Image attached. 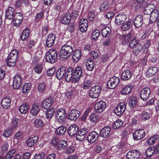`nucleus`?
<instances>
[{
	"mask_svg": "<svg viewBox=\"0 0 159 159\" xmlns=\"http://www.w3.org/2000/svg\"><path fill=\"white\" fill-rule=\"evenodd\" d=\"M73 51V44L67 42L62 47L60 50L59 56L62 58H67L72 55Z\"/></svg>",
	"mask_w": 159,
	"mask_h": 159,
	"instance_id": "obj_1",
	"label": "nucleus"
},
{
	"mask_svg": "<svg viewBox=\"0 0 159 159\" xmlns=\"http://www.w3.org/2000/svg\"><path fill=\"white\" fill-rule=\"evenodd\" d=\"M129 46L133 49V52L135 56L139 53L143 48V45L139 43V41L135 38L130 41Z\"/></svg>",
	"mask_w": 159,
	"mask_h": 159,
	"instance_id": "obj_2",
	"label": "nucleus"
},
{
	"mask_svg": "<svg viewBox=\"0 0 159 159\" xmlns=\"http://www.w3.org/2000/svg\"><path fill=\"white\" fill-rule=\"evenodd\" d=\"M57 52L56 50L52 49L49 50L45 55L46 61L51 64L55 63L57 61Z\"/></svg>",
	"mask_w": 159,
	"mask_h": 159,
	"instance_id": "obj_3",
	"label": "nucleus"
},
{
	"mask_svg": "<svg viewBox=\"0 0 159 159\" xmlns=\"http://www.w3.org/2000/svg\"><path fill=\"white\" fill-rule=\"evenodd\" d=\"M74 68L72 67H69L66 71L65 78L66 80L68 82L71 81L72 83H78L77 77L76 78L75 75L74 74Z\"/></svg>",
	"mask_w": 159,
	"mask_h": 159,
	"instance_id": "obj_4",
	"label": "nucleus"
},
{
	"mask_svg": "<svg viewBox=\"0 0 159 159\" xmlns=\"http://www.w3.org/2000/svg\"><path fill=\"white\" fill-rule=\"evenodd\" d=\"M56 119L60 124H63L65 121L66 117V111L63 108L59 109L55 113Z\"/></svg>",
	"mask_w": 159,
	"mask_h": 159,
	"instance_id": "obj_5",
	"label": "nucleus"
},
{
	"mask_svg": "<svg viewBox=\"0 0 159 159\" xmlns=\"http://www.w3.org/2000/svg\"><path fill=\"white\" fill-rule=\"evenodd\" d=\"M102 90L101 86L96 85L92 87L89 91V96L93 98H97Z\"/></svg>",
	"mask_w": 159,
	"mask_h": 159,
	"instance_id": "obj_6",
	"label": "nucleus"
},
{
	"mask_svg": "<svg viewBox=\"0 0 159 159\" xmlns=\"http://www.w3.org/2000/svg\"><path fill=\"white\" fill-rule=\"evenodd\" d=\"M133 136L135 140H138L144 138L146 136V133L143 129H139L134 132Z\"/></svg>",
	"mask_w": 159,
	"mask_h": 159,
	"instance_id": "obj_7",
	"label": "nucleus"
},
{
	"mask_svg": "<svg viewBox=\"0 0 159 159\" xmlns=\"http://www.w3.org/2000/svg\"><path fill=\"white\" fill-rule=\"evenodd\" d=\"M120 80L119 78L116 76L111 78L107 82L108 87L111 89H115L119 84Z\"/></svg>",
	"mask_w": 159,
	"mask_h": 159,
	"instance_id": "obj_8",
	"label": "nucleus"
},
{
	"mask_svg": "<svg viewBox=\"0 0 159 159\" xmlns=\"http://www.w3.org/2000/svg\"><path fill=\"white\" fill-rule=\"evenodd\" d=\"M106 106V104L103 101H100L97 102L94 106V110L97 113L103 112Z\"/></svg>",
	"mask_w": 159,
	"mask_h": 159,
	"instance_id": "obj_9",
	"label": "nucleus"
},
{
	"mask_svg": "<svg viewBox=\"0 0 159 159\" xmlns=\"http://www.w3.org/2000/svg\"><path fill=\"white\" fill-rule=\"evenodd\" d=\"M22 78L19 74L16 75L13 80L12 87L15 89H19L22 84Z\"/></svg>",
	"mask_w": 159,
	"mask_h": 159,
	"instance_id": "obj_10",
	"label": "nucleus"
},
{
	"mask_svg": "<svg viewBox=\"0 0 159 159\" xmlns=\"http://www.w3.org/2000/svg\"><path fill=\"white\" fill-rule=\"evenodd\" d=\"M141 155L140 152L138 150L134 149L129 151L126 154L128 159H137Z\"/></svg>",
	"mask_w": 159,
	"mask_h": 159,
	"instance_id": "obj_11",
	"label": "nucleus"
},
{
	"mask_svg": "<svg viewBox=\"0 0 159 159\" xmlns=\"http://www.w3.org/2000/svg\"><path fill=\"white\" fill-rule=\"evenodd\" d=\"M159 18V10L156 8H153L151 15L150 16L149 21L148 24H153Z\"/></svg>",
	"mask_w": 159,
	"mask_h": 159,
	"instance_id": "obj_12",
	"label": "nucleus"
},
{
	"mask_svg": "<svg viewBox=\"0 0 159 159\" xmlns=\"http://www.w3.org/2000/svg\"><path fill=\"white\" fill-rule=\"evenodd\" d=\"M126 108V105L125 103L121 102L115 108L114 113L117 116H120L123 114Z\"/></svg>",
	"mask_w": 159,
	"mask_h": 159,
	"instance_id": "obj_13",
	"label": "nucleus"
},
{
	"mask_svg": "<svg viewBox=\"0 0 159 159\" xmlns=\"http://www.w3.org/2000/svg\"><path fill=\"white\" fill-rule=\"evenodd\" d=\"M56 39V36L54 34H49L46 39V46L48 48L52 46L54 44Z\"/></svg>",
	"mask_w": 159,
	"mask_h": 159,
	"instance_id": "obj_14",
	"label": "nucleus"
},
{
	"mask_svg": "<svg viewBox=\"0 0 159 159\" xmlns=\"http://www.w3.org/2000/svg\"><path fill=\"white\" fill-rule=\"evenodd\" d=\"M23 19V16L20 13H16L13 17V22L14 26H19L21 23Z\"/></svg>",
	"mask_w": 159,
	"mask_h": 159,
	"instance_id": "obj_15",
	"label": "nucleus"
},
{
	"mask_svg": "<svg viewBox=\"0 0 159 159\" xmlns=\"http://www.w3.org/2000/svg\"><path fill=\"white\" fill-rule=\"evenodd\" d=\"M99 135L95 131L90 132L88 135L87 139L89 143L93 144L98 138Z\"/></svg>",
	"mask_w": 159,
	"mask_h": 159,
	"instance_id": "obj_16",
	"label": "nucleus"
},
{
	"mask_svg": "<svg viewBox=\"0 0 159 159\" xmlns=\"http://www.w3.org/2000/svg\"><path fill=\"white\" fill-rule=\"evenodd\" d=\"M126 16L124 13H119L115 17V24L119 25L123 24L126 19Z\"/></svg>",
	"mask_w": 159,
	"mask_h": 159,
	"instance_id": "obj_17",
	"label": "nucleus"
},
{
	"mask_svg": "<svg viewBox=\"0 0 159 159\" xmlns=\"http://www.w3.org/2000/svg\"><path fill=\"white\" fill-rule=\"evenodd\" d=\"M88 20L85 19H81L79 23V28L80 30L83 32H86L88 29Z\"/></svg>",
	"mask_w": 159,
	"mask_h": 159,
	"instance_id": "obj_18",
	"label": "nucleus"
},
{
	"mask_svg": "<svg viewBox=\"0 0 159 159\" xmlns=\"http://www.w3.org/2000/svg\"><path fill=\"white\" fill-rule=\"evenodd\" d=\"M150 93V89L148 87L143 88L140 92L141 98L144 101L147 100Z\"/></svg>",
	"mask_w": 159,
	"mask_h": 159,
	"instance_id": "obj_19",
	"label": "nucleus"
},
{
	"mask_svg": "<svg viewBox=\"0 0 159 159\" xmlns=\"http://www.w3.org/2000/svg\"><path fill=\"white\" fill-rule=\"evenodd\" d=\"M66 68L65 66H61L58 69L56 73V78L60 80L63 78L66 73Z\"/></svg>",
	"mask_w": 159,
	"mask_h": 159,
	"instance_id": "obj_20",
	"label": "nucleus"
},
{
	"mask_svg": "<svg viewBox=\"0 0 159 159\" xmlns=\"http://www.w3.org/2000/svg\"><path fill=\"white\" fill-rule=\"evenodd\" d=\"M80 115V111L73 109L70 111V114L68 118L70 120H75L79 117Z\"/></svg>",
	"mask_w": 159,
	"mask_h": 159,
	"instance_id": "obj_21",
	"label": "nucleus"
},
{
	"mask_svg": "<svg viewBox=\"0 0 159 159\" xmlns=\"http://www.w3.org/2000/svg\"><path fill=\"white\" fill-rule=\"evenodd\" d=\"M54 102V99L49 97L44 100L42 103V107L45 109H48L51 107Z\"/></svg>",
	"mask_w": 159,
	"mask_h": 159,
	"instance_id": "obj_22",
	"label": "nucleus"
},
{
	"mask_svg": "<svg viewBox=\"0 0 159 159\" xmlns=\"http://www.w3.org/2000/svg\"><path fill=\"white\" fill-rule=\"evenodd\" d=\"M78 127L76 125H72L67 129L68 134L70 136H74L78 132Z\"/></svg>",
	"mask_w": 159,
	"mask_h": 159,
	"instance_id": "obj_23",
	"label": "nucleus"
},
{
	"mask_svg": "<svg viewBox=\"0 0 159 159\" xmlns=\"http://www.w3.org/2000/svg\"><path fill=\"white\" fill-rule=\"evenodd\" d=\"M143 18L142 15L139 14L136 16L134 22V25L136 28H139L143 24Z\"/></svg>",
	"mask_w": 159,
	"mask_h": 159,
	"instance_id": "obj_24",
	"label": "nucleus"
},
{
	"mask_svg": "<svg viewBox=\"0 0 159 159\" xmlns=\"http://www.w3.org/2000/svg\"><path fill=\"white\" fill-rule=\"evenodd\" d=\"M131 36L130 33H129L120 36V38L122 44L123 45H127L130 39Z\"/></svg>",
	"mask_w": 159,
	"mask_h": 159,
	"instance_id": "obj_25",
	"label": "nucleus"
},
{
	"mask_svg": "<svg viewBox=\"0 0 159 159\" xmlns=\"http://www.w3.org/2000/svg\"><path fill=\"white\" fill-rule=\"evenodd\" d=\"M82 56L81 51L79 49L75 50L73 53L72 59L74 62H77L80 59Z\"/></svg>",
	"mask_w": 159,
	"mask_h": 159,
	"instance_id": "obj_26",
	"label": "nucleus"
},
{
	"mask_svg": "<svg viewBox=\"0 0 159 159\" xmlns=\"http://www.w3.org/2000/svg\"><path fill=\"white\" fill-rule=\"evenodd\" d=\"M71 19V14L66 13L62 17L61 20V22L63 24L68 25L70 23Z\"/></svg>",
	"mask_w": 159,
	"mask_h": 159,
	"instance_id": "obj_27",
	"label": "nucleus"
},
{
	"mask_svg": "<svg viewBox=\"0 0 159 159\" xmlns=\"http://www.w3.org/2000/svg\"><path fill=\"white\" fill-rule=\"evenodd\" d=\"M17 58L14 57H11L8 55L7 59V65L9 66H15Z\"/></svg>",
	"mask_w": 159,
	"mask_h": 159,
	"instance_id": "obj_28",
	"label": "nucleus"
},
{
	"mask_svg": "<svg viewBox=\"0 0 159 159\" xmlns=\"http://www.w3.org/2000/svg\"><path fill=\"white\" fill-rule=\"evenodd\" d=\"M87 69L89 71H92L93 70L94 66V62L91 58H89L85 63Z\"/></svg>",
	"mask_w": 159,
	"mask_h": 159,
	"instance_id": "obj_29",
	"label": "nucleus"
},
{
	"mask_svg": "<svg viewBox=\"0 0 159 159\" xmlns=\"http://www.w3.org/2000/svg\"><path fill=\"white\" fill-rule=\"evenodd\" d=\"M111 129L107 126L103 128L100 131V136L102 138H106L109 134L110 133Z\"/></svg>",
	"mask_w": 159,
	"mask_h": 159,
	"instance_id": "obj_30",
	"label": "nucleus"
},
{
	"mask_svg": "<svg viewBox=\"0 0 159 159\" xmlns=\"http://www.w3.org/2000/svg\"><path fill=\"white\" fill-rule=\"evenodd\" d=\"M133 86L130 84H127L124 87L121 91V93L125 95L129 94L132 91Z\"/></svg>",
	"mask_w": 159,
	"mask_h": 159,
	"instance_id": "obj_31",
	"label": "nucleus"
},
{
	"mask_svg": "<svg viewBox=\"0 0 159 159\" xmlns=\"http://www.w3.org/2000/svg\"><path fill=\"white\" fill-rule=\"evenodd\" d=\"M158 68L157 67L154 66L148 69L146 73L147 77H149L153 76L158 71Z\"/></svg>",
	"mask_w": 159,
	"mask_h": 159,
	"instance_id": "obj_32",
	"label": "nucleus"
},
{
	"mask_svg": "<svg viewBox=\"0 0 159 159\" xmlns=\"http://www.w3.org/2000/svg\"><path fill=\"white\" fill-rule=\"evenodd\" d=\"M137 98L136 96L130 98L128 102V105L131 109H133L136 107L137 105Z\"/></svg>",
	"mask_w": 159,
	"mask_h": 159,
	"instance_id": "obj_33",
	"label": "nucleus"
},
{
	"mask_svg": "<svg viewBox=\"0 0 159 159\" xmlns=\"http://www.w3.org/2000/svg\"><path fill=\"white\" fill-rule=\"evenodd\" d=\"M2 107L5 109L8 108L11 105V100L9 97H5L3 98L1 101Z\"/></svg>",
	"mask_w": 159,
	"mask_h": 159,
	"instance_id": "obj_34",
	"label": "nucleus"
},
{
	"mask_svg": "<svg viewBox=\"0 0 159 159\" xmlns=\"http://www.w3.org/2000/svg\"><path fill=\"white\" fill-rule=\"evenodd\" d=\"M14 9L11 7H9L6 12V17L8 19L11 20L14 17Z\"/></svg>",
	"mask_w": 159,
	"mask_h": 159,
	"instance_id": "obj_35",
	"label": "nucleus"
},
{
	"mask_svg": "<svg viewBox=\"0 0 159 159\" xmlns=\"http://www.w3.org/2000/svg\"><path fill=\"white\" fill-rule=\"evenodd\" d=\"M74 74L75 75L76 78L77 77L78 80V82L80 77L83 73V70L82 68L80 66H77L75 69H74Z\"/></svg>",
	"mask_w": 159,
	"mask_h": 159,
	"instance_id": "obj_36",
	"label": "nucleus"
},
{
	"mask_svg": "<svg viewBox=\"0 0 159 159\" xmlns=\"http://www.w3.org/2000/svg\"><path fill=\"white\" fill-rule=\"evenodd\" d=\"M38 139V137L37 136L29 138L26 141L27 145L29 147H31L36 143Z\"/></svg>",
	"mask_w": 159,
	"mask_h": 159,
	"instance_id": "obj_37",
	"label": "nucleus"
},
{
	"mask_svg": "<svg viewBox=\"0 0 159 159\" xmlns=\"http://www.w3.org/2000/svg\"><path fill=\"white\" fill-rule=\"evenodd\" d=\"M132 73L129 70H126L123 72L121 75V79L123 80H129L131 76Z\"/></svg>",
	"mask_w": 159,
	"mask_h": 159,
	"instance_id": "obj_38",
	"label": "nucleus"
},
{
	"mask_svg": "<svg viewBox=\"0 0 159 159\" xmlns=\"http://www.w3.org/2000/svg\"><path fill=\"white\" fill-rule=\"evenodd\" d=\"M110 4L108 1L103 2L100 5L99 9L101 12L107 11L110 7Z\"/></svg>",
	"mask_w": 159,
	"mask_h": 159,
	"instance_id": "obj_39",
	"label": "nucleus"
},
{
	"mask_svg": "<svg viewBox=\"0 0 159 159\" xmlns=\"http://www.w3.org/2000/svg\"><path fill=\"white\" fill-rule=\"evenodd\" d=\"M67 141L66 140H60L57 147L56 149L58 150L64 149L67 146Z\"/></svg>",
	"mask_w": 159,
	"mask_h": 159,
	"instance_id": "obj_40",
	"label": "nucleus"
},
{
	"mask_svg": "<svg viewBox=\"0 0 159 159\" xmlns=\"http://www.w3.org/2000/svg\"><path fill=\"white\" fill-rule=\"evenodd\" d=\"M66 130V128L65 126H61L56 129L55 132L57 135L60 136L63 135Z\"/></svg>",
	"mask_w": 159,
	"mask_h": 159,
	"instance_id": "obj_41",
	"label": "nucleus"
},
{
	"mask_svg": "<svg viewBox=\"0 0 159 159\" xmlns=\"http://www.w3.org/2000/svg\"><path fill=\"white\" fill-rule=\"evenodd\" d=\"M29 107V105L27 103H25L20 106L19 110L21 113L25 114L28 111Z\"/></svg>",
	"mask_w": 159,
	"mask_h": 159,
	"instance_id": "obj_42",
	"label": "nucleus"
},
{
	"mask_svg": "<svg viewBox=\"0 0 159 159\" xmlns=\"http://www.w3.org/2000/svg\"><path fill=\"white\" fill-rule=\"evenodd\" d=\"M158 135H154L147 139V143L149 145H152L158 140Z\"/></svg>",
	"mask_w": 159,
	"mask_h": 159,
	"instance_id": "obj_43",
	"label": "nucleus"
},
{
	"mask_svg": "<svg viewBox=\"0 0 159 159\" xmlns=\"http://www.w3.org/2000/svg\"><path fill=\"white\" fill-rule=\"evenodd\" d=\"M111 33V30L108 27H106L103 29L102 31V36L105 38L110 36Z\"/></svg>",
	"mask_w": 159,
	"mask_h": 159,
	"instance_id": "obj_44",
	"label": "nucleus"
},
{
	"mask_svg": "<svg viewBox=\"0 0 159 159\" xmlns=\"http://www.w3.org/2000/svg\"><path fill=\"white\" fill-rule=\"evenodd\" d=\"M99 116L98 114L93 113L89 116V119L92 122H96L99 121Z\"/></svg>",
	"mask_w": 159,
	"mask_h": 159,
	"instance_id": "obj_45",
	"label": "nucleus"
},
{
	"mask_svg": "<svg viewBox=\"0 0 159 159\" xmlns=\"http://www.w3.org/2000/svg\"><path fill=\"white\" fill-rule=\"evenodd\" d=\"M39 111L38 104L34 103L30 110V112L33 115L35 116L38 113Z\"/></svg>",
	"mask_w": 159,
	"mask_h": 159,
	"instance_id": "obj_46",
	"label": "nucleus"
},
{
	"mask_svg": "<svg viewBox=\"0 0 159 159\" xmlns=\"http://www.w3.org/2000/svg\"><path fill=\"white\" fill-rule=\"evenodd\" d=\"M55 111V109L54 108H51L48 110L45 113L46 118L48 120L51 119L54 115Z\"/></svg>",
	"mask_w": 159,
	"mask_h": 159,
	"instance_id": "obj_47",
	"label": "nucleus"
},
{
	"mask_svg": "<svg viewBox=\"0 0 159 159\" xmlns=\"http://www.w3.org/2000/svg\"><path fill=\"white\" fill-rule=\"evenodd\" d=\"M34 126L37 128L42 127L44 125L42 120L39 118L35 119L34 121Z\"/></svg>",
	"mask_w": 159,
	"mask_h": 159,
	"instance_id": "obj_48",
	"label": "nucleus"
},
{
	"mask_svg": "<svg viewBox=\"0 0 159 159\" xmlns=\"http://www.w3.org/2000/svg\"><path fill=\"white\" fill-rule=\"evenodd\" d=\"M31 89V84L30 83H25L23 86L22 88V92L23 93L28 92V91Z\"/></svg>",
	"mask_w": 159,
	"mask_h": 159,
	"instance_id": "obj_49",
	"label": "nucleus"
},
{
	"mask_svg": "<svg viewBox=\"0 0 159 159\" xmlns=\"http://www.w3.org/2000/svg\"><path fill=\"white\" fill-rule=\"evenodd\" d=\"M123 124L122 121L120 119L117 120L113 123L112 125L113 128L114 129H119Z\"/></svg>",
	"mask_w": 159,
	"mask_h": 159,
	"instance_id": "obj_50",
	"label": "nucleus"
},
{
	"mask_svg": "<svg viewBox=\"0 0 159 159\" xmlns=\"http://www.w3.org/2000/svg\"><path fill=\"white\" fill-rule=\"evenodd\" d=\"M151 116V115L148 112L144 111L141 114V119L144 121L149 119Z\"/></svg>",
	"mask_w": 159,
	"mask_h": 159,
	"instance_id": "obj_51",
	"label": "nucleus"
},
{
	"mask_svg": "<svg viewBox=\"0 0 159 159\" xmlns=\"http://www.w3.org/2000/svg\"><path fill=\"white\" fill-rule=\"evenodd\" d=\"M131 24V21L129 20L124 23L121 26V29L123 31H126L128 30L130 28Z\"/></svg>",
	"mask_w": 159,
	"mask_h": 159,
	"instance_id": "obj_52",
	"label": "nucleus"
},
{
	"mask_svg": "<svg viewBox=\"0 0 159 159\" xmlns=\"http://www.w3.org/2000/svg\"><path fill=\"white\" fill-rule=\"evenodd\" d=\"M46 89V85L43 82L39 83L38 86V91L41 93H43Z\"/></svg>",
	"mask_w": 159,
	"mask_h": 159,
	"instance_id": "obj_53",
	"label": "nucleus"
},
{
	"mask_svg": "<svg viewBox=\"0 0 159 159\" xmlns=\"http://www.w3.org/2000/svg\"><path fill=\"white\" fill-rule=\"evenodd\" d=\"M56 72L55 68H51L47 70L46 75L48 76H52L55 74Z\"/></svg>",
	"mask_w": 159,
	"mask_h": 159,
	"instance_id": "obj_54",
	"label": "nucleus"
},
{
	"mask_svg": "<svg viewBox=\"0 0 159 159\" xmlns=\"http://www.w3.org/2000/svg\"><path fill=\"white\" fill-rule=\"evenodd\" d=\"M35 72L37 74H40L43 70L42 66L40 64L36 65L34 68Z\"/></svg>",
	"mask_w": 159,
	"mask_h": 159,
	"instance_id": "obj_55",
	"label": "nucleus"
},
{
	"mask_svg": "<svg viewBox=\"0 0 159 159\" xmlns=\"http://www.w3.org/2000/svg\"><path fill=\"white\" fill-rule=\"evenodd\" d=\"M100 35L99 31L98 29L94 30L93 32L92 35V38L95 40H96Z\"/></svg>",
	"mask_w": 159,
	"mask_h": 159,
	"instance_id": "obj_56",
	"label": "nucleus"
},
{
	"mask_svg": "<svg viewBox=\"0 0 159 159\" xmlns=\"http://www.w3.org/2000/svg\"><path fill=\"white\" fill-rule=\"evenodd\" d=\"M154 153V152L153 148L152 147H149L146 150L145 152L147 158L151 157Z\"/></svg>",
	"mask_w": 159,
	"mask_h": 159,
	"instance_id": "obj_57",
	"label": "nucleus"
},
{
	"mask_svg": "<svg viewBox=\"0 0 159 159\" xmlns=\"http://www.w3.org/2000/svg\"><path fill=\"white\" fill-rule=\"evenodd\" d=\"M36 42L33 39H30L27 43V45L28 49H31L34 46Z\"/></svg>",
	"mask_w": 159,
	"mask_h": 159,
	"instance_id": "obj_58",
	"label": "nucleus"
},
{
	"mask_svg": "<svg viewBox=\"0 0 159 159\" xmlns=\"http://www.w3.org/2000/svg\"><path fill=\"white\" fill-rule=\"evenodd\" d=\"M60 140L58 138L56 137H53L52 139L51 142L52 145L56 148Z\"/></svg>",
	"mask_w": 159,
	"mask_h": 159,
	"instance_id": "obj_59",
	"label": "nucleus"
},
{
	"mask_svg": "<svg viewBox=\"0 0 159 159\" xmlns=\"http://www.w3.org/2000/svg\"><path fill=\"white\" fill-rule=\"evenodd\" d=\"M102 144L99 143L94 148V151L96 153H99L101 152L102 150Z\"/></svg>",
	"mask_w": 159,
	"mask_h": 159,
	"instance_id": "obj_60",
	"label": "nucleus"
},
{
	"mask_svg": "<svg viewBox=\"0 0 159 159\" xmlns=\"http://www.w3.org/2000/svg\"><path fill=\"white\" fill-rule=\"evenodd\" d=\"M153 8H150L149 7H145L143 11V14L144 15H151Z\"/></svg>",
	"mask_w": 159,
	"mask_h": 159,
	"instance_id": "obj_61",
	"label": "nucleus"
},
{
	"mask_svg": "<svg viewBox=\"0 0 159 159\" xmlns=\"http://www.w3.org/2000/svg\"><path fill=\"white\" fill-rule=\"evenodd\" d=\"M79 14V11L76 10H72L71 16L72 19L74 20L76 19L78 17Z\"/></svg>",
	"mask_w": 159,
	"mask_h": 159,
	"instance_id": "obj_62",
	"label": "nucleus"
},
{
	"mask_svg": "<svg viewBox=\"0 0 159 159\" xmlns=\"http://www.w3.org/2000/svg\"><path fill=\"white\" fill-rule=\"evenodd\" d=\"M9 145L7 143H4L2 146L1 151L2 153H4L7 152Z\"/></svg>",
	"mask_w": 159,
	"mask_h": 159,
	"instance_id": "obj_63",
	"label": "nucleus"
},
{
	"mask_svg": "<svg viewBox=\"0 0 159 159\" xmlns=\"http://www.w3.org/2000/svg\"><path fill=\"white\" fill-rule=\"evenodd\" d=\"M92 82L91 80H88L85 82L82 86L83 89H89L91 86Z\"/></svg>",
	"mask_w": 159,
	"mask_h": 159,
	"instance_id": "obj_64",
	"label": "nucleus"
}]
</instances>
